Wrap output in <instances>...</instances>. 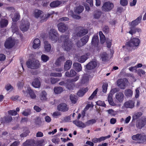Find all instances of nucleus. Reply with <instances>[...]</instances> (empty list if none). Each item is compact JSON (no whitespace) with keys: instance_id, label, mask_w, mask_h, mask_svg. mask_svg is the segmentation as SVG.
Segmentation results:
<instances>
[{"instance_id":"obj_1","label":"nucleus","mask_w":146,"mask_h":146,"mask_svg":"<svg viewBox=\"0 0 146 146\" xmlns=\"http://www.w3.org/2000/svg\"><path fill=\"white\" fill-rule=\"evenodd\" d=\"M132 139L137 141L138 143H143L146 142V135L144 133H138L132 137Z\"/></svg>"},{"instance_id":"obj_2","label":"nucleus","mask_w":146,"mask_h":146,"mask_svg":"<svg viewBox=\"0 0 146 146\" xmlns=\"http://www.w3.org/2000/svg\"><path fill=\"white\" fill-rule=\"evenodd\" d=\"M61 37V38H64V41L62 45L63 48L65 50L69 51L72 47L71 42L69 40V37L68 36H63Z\"/></svg>"},{"instance_id":"obj_3","label":"nucleus","mask_w":146,"mask_h":146,"mask_svg":"<svg viewBox=\"0 0 146 146\" xmlns=\"http://www.w3.org/2000/svg\"><path fill=\"white\" fill-rule=\"evenodd\" d=\"M128 81L126 78L118 79L117 82V86L121 89H124L128 84Z\"/></svg>"},{"instance_id":"obj_4","label":"nucleus","mask_w":146,"mask_h":146,"mask_svg":"<svg viewBox=\"0 0 146 146\" xmlns=\"http://www.w3.org/2000/svg\"><path fill=\"white\" fill-rule=\"evenodd\" d=\"M114 7L113 4L110 2L104 3L102 7V11L105 12H108L112 10Z\"/></svg>"},{"instance_id":"obj_5","label":"nucleus","mask_w":146,"mask_h":146,"mask_svg":"<svg viewBox=\"0 0 146 146\" xmlns=\"http://www.w3.org/2000/svg\"><path fill=\"white\" fill-rule=\"evenodd\" d=\"M27 65L29 68L32 69H37L40 66L39 61L38 60L33 61L28 60L27 62Z\"/></svg>"},{"instance_id":"obj_6","label":"nucleus","mask_w":146,"mask_h":146,"mask_svg":"<svg viewBox=\"0 0 146 146\" xmlns=\"http://www.w3.org/2000/svg\"><path fill=\"white\" fill-rule=\"evenodd\" d=\"M58 34L57 32L54 29H51L49 32V37L51 40L56 42L58 39Z\"/></svg>"},{"instance_id":"obj_7","label":"nucleus","mask_w":146,"mask_h":146,"mask_svg":"<svg viewBox=\"0 0 146 146\" xmlns=\"http://www.w3.org/2000/svg\"><path fill=\"white\" fill-rule=\"evenodd\" d=\"M139 39L138 38H134L127 43V45L130 47L137 46L140 43Z\"/></svg>"},{"instance_id":"obj_8","label":"nucleus","mask_w":146,"mask_h":146,"mask_svg":"<svg viewBox=\"0 0 146 146\" xmlns=\"http://www.w3.org/2000/svg\"><path fill=\"white\" fill-rule=\"evenodd\" d=\"M79 76H77L74 79H69L67 80V87L68 89H73L74 86L72 83L77 81L79 79Z\"/></svg>"},{"instance_id":"obj_9","label":"nucleus","mask_w":146,"mask_h":146,"mask_svg":"<svg viewBox=\"0 0 146 146\" xmlns=\"http://www.w3.org/2000/svg\"><path fill=\"white\" fill-rule=\"evenodd\" d=\"M15 43L14 40L13 39L11 38H9L6 40L4 45L6 48H10L14 46Z\"/></svg>"},{"instance_id":"obj_10","label":"nucleus","mask_w":146,"mask_h":146,"mask_svg":"<svg viewBox=\"0 0 146 146\" xmlns=\"http://www.w3.org/2000/svg\"><path fill=\"white\" fill-rule=\"evenodd\" d=\"M30 24L27 21L22 20L21 24L20 29L23 31H27L29 28Z\"/></svg>"},{"instance_id":"obj_11","label":"nucleus","mask_w":146,"mask_h":146,"mask_svg":"<svg viewBox=\"0 0 146 146\" xmlns=\"http://www.w3.org/2000/svg\"><path fill=\"white\" fill-rule=\"evenodd\" d=\"M58 30L62 33L65 32L68 29V26L62 23H60L58 24Z\"/></svg>"},{"instance_id":"obj_12","label":"nucleus","mask_w":146,"mask_h":146,"mask_svg":"<svg viewBox=\"0 0 146 146\" xmlns=\"http://www.w3.org/2000/svg\"><path fill=\"white\" fill-rule=\"evenodd\" d=\"M33 14L35 17L37 18H40L41 19L44 15L43 12L42 11L38 9L34 10Z\"/></svg>"},{"instance_id":"obj_13","label":"nucleus","mask_w":146,"mask_h":146,"mask_svg":"<svg viewBox=\"0 0 146 146\" xmlns=\"http://www.w3.org/2000/svg\"><path fill=\"white\" fill-rule=\"evenodd\" d=\"M135 102L132 100H129L124 104V106L127 108H133L134 106Z\"/></svg>"},{"instance_id":"obj_14","label":"nucleus","mask_w":146,"mask_h":146,"mask_svg":"<svg viewBox=\"0 0 146 146\" xmlns=\"http://www.w3.org/2000/svg\"><path fill=\"white\" fill-rule=\"evenodd\" d=\"M58 109L59 111L64 112L67 111L68 108L65 104L63 103L58 105Z\"/></svg>"},{"instance_id":"obj_15","label":"nucleus","mask_w":146,"mask_h":146,"mask_svg":"<svg viewBox=\"0 0 146 146\" xmlns=\"http://www.w3.org/2000/svg\"><path fill=\"white\" fill-rule=\"evenodd\" d=\"M73 123L76 126L84 128L86 126V124H85L82 121L80 120H76L74 121H73Z\"/></svg>"},{"instance_id":"obj_16","label":"nucleus","mask_w":146,"mask_h":146,"mask_svg":"<svg viewBox=\"0 0 146 146\" xmlns=\"http://www.w3.org/2000/svg\"><path fill=\"white\" fill-rule=\"evenodd\" d=\"M124 97L123 94L121 92L117 93L115 95L116 99L120 103L122 102L123 101Z\"/></svg>"},{"instance_id":"obj_17","label":"nucleus","mask_w":146,"mask_h":146,"mask_svg":"<svg viewBox=\"0 0 146 146\" xmlns=\"http://www.w3.org/2000/svg\"><path fill=\"white\" fill-rule=\"evenodd\" d=\"M97 65V64L96 62L91 61L86 65V68L88 70H91L95 68Z\"/></svg>"},{"instance_id":"obj_18","label":"nucleus","mask_w":146,"mask_h":146,"mask_svg":"<svg viewBox=\"0 0 146 146\" xmlns=\"http://www.w3.org/2000/svg\"><path fill=\"white\" fill-rule=\"evenodd\" d=\"M32 85L34 87L38 88L40 87V82L37 78H36L33 80L32 83Z\"/></svg>"},{"instance_id":"obj_19","label":"nucleus","mask_w":146,"mask_h":146,"mask_svg":"<svg viewBox=\"0 0 146 146\" xmlns=\"http://www.w3.org/2000/svg\"><path fill=\"white\" fill-rule=\"evenodd\" d=\"M88 88H82L80 89L77 92V95L80 96H82L88 90Z\"/></svg>"},{"instance_id":"obj_20","label":"nucleus","mask_w":146,"mask_h":146,"mask_svg":"<svg viewBox=\"0 0 146 146\" xmlns=\"http://www.w3.org/2000/svg\"><path fill=\"white\" fill-rule=\"evenodd\" d=\"M88 32V31L87 29L82 28L80 31L78 32L77 35L78 36H82L86 35Z\"/></svg>"},{"instance_id":"obj_21","label":"nucleus","mask_w":146,"mask_h":146,"mask_svg":"<svg viewBox=\"0 0 146 146\" xmlns=\"http://www.w3.org/2000/svg\"><path fill=\"white\" fill-rule=\"evenodd\" d=\"M40 45V40L38 38H36L34 40L33 48L35 49H36L38 48Z\"/></svg>"},{"instance_id":"obj_22","label":"nucleus","mask_w":146,"mask_h":146,"mask_svg":"<svg viewBox=\"0 0 146 146\" xmlns=\"http://www.w3.org/2000/svg\"><path fill=\"white\" fill-rule=\"evenodd\" d=\"M8 24V21L7 19H1L0 21V27L1 28L7 27Z\"/></svg>"},{"instance_id":"obj_23","label":"nucleus","mask_w":146,"mask_h":146,"mask_svg":"<svg viewBox=\"0 0 146 146\" xmlns=\"http://www.w3.org/2000/svg\"><path fill=\"white\" fill-rule=\"evenodd\" d=\"M62 3V2L59 1H55L51 2L50 5L52 8H55L58 7Z\"/></svg>"},{"instance_id":"obj_24","label":"nucleus","mask_w":146,"mask_h":146,"mask_svg":"<svg viewBox=\"0 0 146 146\" xmlns=\"http://www.w3.org/2000/svg\"><path fill=\"white\" fill-rule=\"evenodd\" d=\"M130 30L129 32V33L132 35L135 34L136 32H141V30L139 28H135L133 27H130Z\"/></svg>"},{"instance_id":"obj_25","label":"nucleus","mask_w":146,"mask_h":146,"mask_svg":"<svg viewBox=\"0 0 146 146\" xmlns=\"http://www.w3.org/2000/svg\"><path fill=\"white\" fill-rule=\"evenodd\" d=\"M72 64V62L71 60H67L64 64V70H67L69 69L71 67Z\"/></svg>"},{"instance_id":"obj_26","label":"nucleus","mask_w":146,"mask_h":146,"mask_svg":"<svg viewBox=\"0 0 146 146\" xmlns=\"http://www.w3.org/2000/svg\"><path fill=\"white\" fill-rule=\"evenodd\" d=\"M142 16H140L137 17L135 20L132 21L131 23V25L132 26H136L140 23L141 19Z\"/></svg>"},{"instance_id":"obj_27","label":"nucleus","mask_w":146,"mask_h":146,"mask_svg":"<svg viewBox=\"0 0 146 146\" xmlns=\"http://www.w3.org/2000/svg\"><path fill=\"white\" fill-rule=\"evenodd\" d=\"M65 60V58L63 56H61L56 60L55 64L57 66H60L61 63L64 61Z\"/></svg>"},{"instance_id":"obj_28","label":"nucleus","mask_w":146,"mask_h":146,"mask_svg":"<svg viewBox=\"0 0 146 146\" xmlns=\"http://www.w3.org/2000/svg\"><path fill=\"white\" fill-rule=\"evenodd\" d=\"M44 48L45 51L48 52H50L51 49V46L50 44L48 43V42L47 41H45L44 42Z\"/></svg>"},{"instance_id":"obj_29","label":"nucleus","mask_w":146,"mask_h":146,"mask_svg":"<svg viewBox=\"0 0 146 146\" xmlns=\"http://www.w3.org/2000/svg\"><path fill=\"white\" fill-rule=\"evenodd\" d=\"M113 94L110 93L108 97V100L110 104L112 106H115L116 104L114 103L113 100Z\"/></svg>"},{"instance_id":"obj_30","label":"nucleus","mask_w":146,"mask_h":146,"mask_svg":"<svg viewBox=\"0 0 146 146\" xmlns=\"http://www.w3.org/2000/svg\"><path fill=\"white\" fill-rule=\"evenodd\" d=\"M73 65L76 71L79 72L82 70V68L80 64L76 62L74 63Z\"/></svg>"},{"instance_id":"obj_31","label":"nucleus","mask_w":146,"mask_h":146,"mask_svg":"<svg viewBox=\"0 0 146 146\" xmlns=\"http://www.w3.org/2000/svg\"><path fill=\"white\" fill-rule=\"evenodd\" d=\"M102 13L101 11L97 10L94 11L93 16L96 19H98L101 17Z\"/></svg>"},{"instance_id":"obj_32","label":"nucleus","mask_w":146,"mask_h":146,"mask_svg":"<svg viewBox=\"0 0 146 146\" xmlns=\"http://www.w3.org/2000/svg\"><path fill=\"white\" fill-rule=\"evenodd\" d=\"M87 56L86 55H83L77 58L78 62H84L87 59Z\"/></svg>"},{"instance_id":"obj_33","label":"nucleus","mask_w":146,"mask_h":146,"mask_svg":"<svg viewBox=\"0 0 146 146\" xmlns=\"http://www.w3.org/2000/svg\"><path fill=\"white\" fill-rule=\"evenodd\" d=\"M47 93L44 91H43L42 92L40 96V100L43 101H46L47 99Z\"/></svg>"},{"instance_id":"obj_34","label":"nucleus","mask_w":146,"mask_h":146,"mask_svg":"<svg viewBox=\"0 0 146 146\" xmlns=\"http://www.w3.org/2000/svg\"><path fill=\"white\" fill-rule=\"evenodd\" d=\"M27 90L31 98L35 99L36 97V95L34 91L30 88H28Z\"/></svg>"},{"instance_id":"obj_35","label":"nucleus","mask_w":146,"mask_h":146,"mask_svg":"<svg viewBox=\"0 0 146 146\" xmlns=\"http://www.w3.org/2000/svg\"><path fill=\"white\" fill-rule=\"evenodd\" d=\"M84 7L82 6H79L76 7L74 10V12L76 14H79L81 13L84 10Z\"/></svg>"},{"instance_id":"obj_36","label":"nucleus","mask_w":146,"mask_h":146,"mask_svg":"<svg viewBox=\"0 0 146 146\" xmlns=\"http://www.w3.org/2000/svg\"><path fill=\"white\" fill-rule=\"evenodd\" d=\"M54 90L56 94H59L63 91V89L61 87H56L54 88Z\"/></svg>"},{"instance_id":"obj_37","label":"nucleus","mask_w":146,"mask_h":146,"mask_svg":"<svg viewBox=\"0 0 146 146\" xmlns=\"http://www.w3.org/2000/svg\"><path fill=\"white\" fill-rule=\"evenodd\" d=\"M99 35L100 36L101 42L102 44H103L106 41V39L105 37L101 31L99 32Z\"/></svg>"},{"instance_id":"obj_38","label":"nucleus","mask_w":146,"mask_h":146,"mask_svg":"<svg viewBox=\"0 0 146 146\" xmlns=\"http://www.w3.org/2000/svg\"><path fill=\"white\" fill-rule=\"evenodd\" d=\"M124 94L127 97H131L133 95V92L131 90L127 89L125 90Z\"/></svg>"},{"instance_id":"obj_39","label":"nucleus","mask_w":146,"mask_h":146,"mask_svg":"<svg viewBox=\"0 0 146 146\" xmlns=\"http://www.w3.org/2000/svg\"><path fill=\"white\" fill-rule=\"evenodd\" d=\"M70 100L72 104H75L77 102V97L74 94H71L70 96Z\"/></svg>"},{"instance_id":"obj_40","label":"nucleus","mask_w":146,"mask_h":146,"mask_svg":"<svg viewBox=\"0 0 146 146\" xmlns=\"http://www.w3.org/2000/svg\"><path fill=\"white\" fill-rule=\"evenodd\" d=\"M89 37L88 35L85 36L83 37L81 39V41L83 44H80V46H83L88 41L89 39Z\"/></svg>"},{"instance_id":"obj_41","label":"nucleus","mask_w":146,"mask_h":146,"mask_svg":"<svg viewBox=\"0 0 146 146\" xmlns=\"http://www.w3.org/2000/svg\"><path fill=\"white\" fill-rule=\"evenodd\" d=\"M68 14L69 15H71L73 18L76 19H79L80 18V16L74 14L73 11L72 10L69 11Z\"/></svg>"},{"instance_id":"obj_42","label":"nucleus","mask_w":146,"mask_h":146,"mask_svg":"<svg viewBox=\"0 0 146 146\" xmlns=\"http://www.w3.org/2000/svg\"><path fill=\"white\" fill-rule=\"evenodd\" d=\"M31 110L29 109H25L23 112L22 113V114L25 116H27L30 115L31 114Z\"/></svg>"},{"instance_id":"obj_43","label":"nucleus","mask_w":146,"mask_h":146,"mask_svg":"<svg viewBox=\"0 0 146 146\" xmlns=\"http://www.w3.org/2000/svg\"><path fill=\"white\" fill-rule=\"evenodd\" d=\"M145 125V122L142 120H139L137 123L136 126L139 128H141Z\"/></svg>"},{"instance_id":"obj_44","label":"nucleus","mask_w":146,"mask_h":146,"mask_svg":"<svg viewBox=\"0 0 146 146\" xmlns=\"http://www.w3.org/2000/svg\"><path fill=\"white\" fill-rule=\"evenodd\" d=\"M99 39L98 36L96 35L94 36L92 39V43L93 44H98V42Z\"/></svg>"},{"instance_id":"obj_45","label":"nucleus","mask_w":146,"mask_h":146,"mask_svg":"<svg viewBox=\"0 0 146 146\" xmlns=\"http://www.w3.org/2000/svg\"><path fill=\"white\" fill-rule=\"evenodd\" d=\"M96 120L95 119H92L88 120L86 122V126H89L96 123Z\"/></svg>"},{"instance_id":"obj_46","label":"nucleus","mask_w":146,"mask_h":146,"mask_svg":"<svg viewBox=\"0 0 146 146\" xmlns=\"http://www.w3.org/2000/svg\"><path fill=\"white\" fill-rule=\"evenodd\" d=\"M108 54L104 52L100 54V56L103 61H106L108 58Z\"/></svg>"},{"instance_id":"obj_47","label":"nucleus","mask_w":146,"mask_h":146,"mask_svg":"<svg viewBox=\"0 0 146 146\" xmlns=\"http://www.w3.org/2000/svg\"><path fill=\"white\" fill-rule=\"evenodd\" d=\"M20 18V15L18 13H16L15 14L14 17L13 18V21H17L19 20Z\"/></svg>"},{"instance_id":"obj_48","label":"nucleus","mask_w":146,"mask_h":146,"mask_svg":"<svg viewBox=\"0 0 146 146\" xmlns=\"http://www.w3.org/2000/svg\"><path fill=\"white\" fill-rule=\"evenodd\" d=\"M41 60L43 62H46L49 60V57L45 54H42L41 56Z\"/></svg>"},{"instance_id":"obj_49","label":"nucleus","mask_w":146,"mask_h":146,"mask_svg":"<svg viewBox=\"0 0 146 146\" xmlns=\"http://www.w3.org/2000/svg\"><path fill=\"white\" fill-rule=\"evenodd\" d=\"M50 76H51L60 77L62 76V74L60 73L52 72L50 74Z\"/></svg>"},{"instance_id":"obj_50","label":"nucleus","mask_w":146,"mask_h":146,"mask_svg":"<svg viewBox=\"0 0 146 146\" xmlns=\"http://www.w3.org/2000/svg\"><path fill=\"white\" fill-rule=\"evenodd\" d=\"M60 79L58 78H51L50 81L52 84H54L58 82L60 80Z\"/></svg>"},{"instance_id":"obj_51","label":"nucleus","mask_w":146,"mask_h":146,"mask_svg":"<svg viewBox=\"0 0 146 146\" xmlns=\"http://www.w3.org/2000/svg\"><path fill=\"white\" fill-rule=\"evenodd\" d=\"M96 104L97 105L102 106L104 107H106V105L105 104L104 102L100 100H99L96 102Z\"/></svg>"},{"instance_id":"obj_52","label":"nucleus","mask_w":146,"mask_h":146,"mask_svg":"<svg viewBox=\"0 0 146 146\" xmlns=\"http://www.w3.org/2000/svg\"><path fill=\"white\" fill-rule=\"evenodd\" d=\"M98 90V88H97L93 93L91 96L89 97L88 99L89 100H92L96 95L97 94Z\"/></svg>"},{"instance_id":"obj_53","label":"nucleus","mask_w":146,"mask_h":146,"mask_svg":"<svg viewBox=\"0 0 146 146\" xmlns=\"http://www.w3.org/2000/svg\"><path fill=\"white\" fill-rule=\"evenodd\" d=\"M108 86V84L107 83H105L103 84L102 86V91L104 93H106L107 90Z\"/></svg>"},{"instance_id":"obj_54","label":"nucleus","mask_w":146,"mask_h":146,"mask_svg":"<svg viewBox=\"0 0 146 146\" xmlns=\"http://www.w3.org/2000/svg\"><path fill=\"white\" fill-rule=\"evenodd\" d=\"M119 91V89L118 88H114L112 89L110 93H111L113 95L115 93L118 92Z\"/></svg>"},{"instance_id":"obj_55","label":"nucleus","mask_w":146,"mask_h":146,"mask_svg":"<svg viewBox=\"0 0 146 146\" xmlns=\"http://www.w3.org/2000/svg\"><path fill=\"white\" fill-rule=\"evenodd\" d=\"M5 88L7 91L13 90V87L10 84H8L5 86Z\"/></svg>"},{"instance_id":"obj_56","label":"nucleus","mask_w":146,"mask_h":146,"mask_svg":"<svg viewBox=\"0 0 146 146\" xmlns=\"http://www.w3.org/2000/svg\"><path fill=\"white\" fill-rule=\"evenodd\" d=\"M120 3L122 6H125L127 5L128 1L127 0H121Z\"/></svg>"},{"instance_id":"obj_57","label":"nucleus","mask_w":146,"mask_h":146,"mask_svg":"<svg viewBox=\"0 0 146 146\" xmlns=\"http://www.w3.org/2000/svg\"><path fill=\"white\" fill-rule=\"evenodd\" d=\"M8 113L12 115H15L17 114V113L15 110H10L8 111Z\"/></svg>"},{"instance_id":"obj_58","label":"nucleus","mask_w":146,"mask_h":146,"mask_svg":"<svg viewBox=\"0 0 146 146\" xmlns=\"http://www.w3.org/2000/svg\"><path fill=\"white\" fill-rule=\"evenodd\" d=\"M24 84V82L23 80L20 82H19L17 84V85L19 89H21L23 87Z\"/></svg>"},{"instance_id":"obj_59","label":"nucleus","mask_w":146,"mask_h":146,"mask_svg":"<svg viewBox=\"0 0 146 146\" xmlns=\"http://www.w3.org/2000/svg\"><path fill=\"white\" fill-rule=\"evenodd\" d=\"M89 80L88 78L87 77L86 74L84 75L83 77L82 80V82L84 83L87 82Z\"/></svg>"},{"instance_id":"obj_60","label":"nucleus","mask_w":146,"mask_h":146,"mask_svg":"<svg viewBox=\"0 0 146 146\" xmlns=\"http://www.w3.org/2000/svg\"><path fill=\"white\" fill-rule=\"evenodd\" d=\"M32 141L30 140L26 141L23 144V146H31V143Z\"/></svg>"},{"instance_id":"obj_61","label":"nucleus","mask_w":146,"mask_h":146,"mask_svg":"<svg viewBox=\"0 0 146 146\" xmlns=\"http://www.w3.org/2000/svg\"><path fill=\"white\" fill-rule=\"evenodd\" d=\"M5 119L6 121L7 122H10L12 120V117L10 116H7V117H5Z\"/></svg>"},{"instance_id":"obj_62","label":"nucleus","mask_w":146,"mask_h":146,"mask_svg":"<svg viewBox=\"0 0 146 146\" xmlns=\"http://www.w3.org/2000/svg\"><path fill=\"white\" fill-rule=\"evenodd\" d=\"M52 141L55 143L58 144L60 141L59 138L57 137H55L52 139Z\"/></svg>"},{"instance_id":"obj_63","label":"nucleus","mask_w":146,"mask_h":146,"mask_svg":"<svg viewBox=\"0 0 146 146\" xmlns=\"http://www.w3.org/2000/svg\"><path fill=\"white\" fill-rule=\"evenodd\" d=\"M20 143V142L19 141H15L12 143L10 146H18Z\"/></svg>"},{"instance_id":"obj_64","label":"nucleus","mask_w":146,"mask_h":146,"mask_svg":"<svg viewBox=\"0 0 146 146\" xmlns=\"http://www.w3.org/2000/svg\"><path fill=\"white\" fill-rule=\"evenodd\" d=\"M111 40H107L106 41L107 46L108 48H110L111 45Z\"/></svg>"}]
</instances>
